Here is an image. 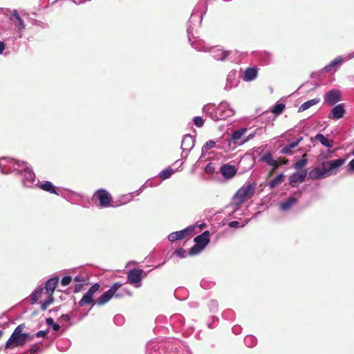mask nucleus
Listing matches in <instances>:
<instances>
[{"mask_svg": "<svg viewBox=\"0 0 354 354\" xmlns=\"http://www.w3.org/2000/svg\"><path fill=\"white\" fill-rule=\"evenodd\" d=\"M24 328V325L23 324H20L16 327L10 338L6 342V349L21 346L24 345L26 342L33 338V335L27 333H23Z\"/></svg>", "mask_w": 354, "mask_h": 354, "instance_id": "obj_1", "label": "nucleus"}, {"mask_svg": "<svg viewBox=\"0 0 354 354\" xmlns=\"http://www.w3.org/2000/svg\"><path fill=\"white\" fill-rule=\"evenodd\" d=\"M208 8L207 0H199L194 8L190 19L188 21V26L187 28V32L189 41H191L192 26L193 21H198L201 24L203 20V15L207 12Z\"/></svg>", "mask_w": 354, "mask_h": 354, "instance_id": "obj_2", "label": "nucleus"}, {"mask_svg": "<svg viewBox=\"0 0 354 354\" xmlns=\"http://www.w3.org/2000/svg\"><path fill=\"white\" fill-rule=\"evenodd\" d=\"M192 46L201 52H209L212 57L217 60L223 62L227 59V57L230 54V51L225 50L223 48L218 47H210L204 44H201L200 41H194L191 43Z\"/></svg>", "mask_w": 354, "mask_h": 354, "instance_id": "obj_3", "label": "nucleus"}, {"mask_svg": "<svg viewBox=\"0 0 354 354\" xmlns=\"http://www.w3.org/2000/svg\"><path fill=\"white\" fill-rule=\"evenodd\" d=\"M330 156L327 154H320L318 157V160L321 162V169L323 170L326 177L330 176L332 174H335L334 171L345 162V159L338 158L336 160H325Z\"/></svg>", "mask_w": 354, "mask_h": 354, "instance_id": "obj_4", "label": "nucleus"}, {"mask_svg": "<svg viewBox=\"0 0 354 354\" xmlns=\"http://www.w3.org/2000/svg\"><path fill=\"white\" fill-rule=\"evenodd\" d=\"M25 167L26 162H20L9 157L0 158V171L3 174H9L14 171L17 174L21 167Z\"/></svg>", "mask_w": 354, "mask_h": 354, "instance_id": "obj_5", "label": "nucleus"}, {"mask_svg": "<svg viewBox=\"0 0 354 354\" xmlns=\"http://www.w3.org/2000/svg\"><path fill=\"white\" fill-rule=\"evenodd\" d=\"M194 241L195 244L189 249L188 254L194 256L201 252L206 245L209 243V232L206 230L201 234L196 236Z\"/></svg>", "mask_w": 354, "mask_h": 354, "instance_id": "obj_6", "label": "nucleus"}, {"mask_svg": "<svg viewBox=\"0 0 354 354\" xmlns=\"http://www.w3.org/2000/svg\"><path fill=\"white\" fill-rule=\"evenodd\" d=\"M17 174L23 175L22 183L26 187H33L34 186H37L39 183V181L36 180L35 173L27 162H26L25 167H21Z\"/></svg>", "mask_w": 354, "mask_h": 354, "instance_id": "obj_7", "label": "nucleus"}, {"mask_svg": "<svg viewBox=\"0 0 354 354\" xmlns=\"http://www.w3.org/2000/svg\"><path fill=\"white\" fill-rule=\"evenodd\" d=\"M255 187L256 184L254 183L242 186L236 192L234 196V200L237 204L243 203L246 197L253 196Z\"/></svg>", "mask_w": 354, "mask_h": 354, "instance_id": "obj_8", "label": "nucleus"}, {"mask_svg": "<svg viewBox=\"0 0 354 354\" xmlns=\"http://www.w3.org/2000/svg\"><path fill=\"white\" fill-rule=\"evenodd\" d=\"M93 201H99V206L102 208L109 207L112 206V196L104 189H97L93 196Z\"/></svg>", "mask_w": 354, "mask_h": 354, "instance_id": "obj_9", "label": "nucleus"}, {"mask_svg": "<svg viewBox=\"0 0 354 354\" xmlns=\"http://www.w3.org/2000/svg\"><path fill=\"white\" fill-rule=\"evenodd\" d=\"M122 284L119 282L115 283L110 288L104 292L95 302V304L102 306L106 304L112 297H113L115 291L120 289Z\"/></svg>", "mask_w": 354, "mask_h": 354, "instance_id": "obj_10", "label": "nucleus"}, {"mask_svg": "<svg viewBox=\"0 0 354 354\" xmlns=\"http://www.w3.org/2000/svg\"><path fill=\"white\" fill-rule=\"evenodd\" d=\"M144 271L139 268L131 269L127 273V281L128 282L133 285L136 288H140L141 286V281L142 279V274Z\"/></svg>", "mask_w": 354, "mask_h": 354, "instance_id": "obj_11", "label": "nucleus"}, {"mask_svg": "<svg viewBox=\"0 0 354 354\" xmlns=\"http://www.w3.org/2000/svg\"><path fill=\"white\" fill-rule=\"evenodd\" d=\"M100 285L97 283L92 285L87 292L83 295L79 301V306L82 307L86 305L93 304V295L100 289Z\"/></svg>", "mask_w": 354, "mask_h": 354, "instance_id": "obj_12", "label": "nucleus"}, {"mask_svg": "<svg viewBox=\"0 0 354 354\" xmlns=\"http://www.w3.org/2000/svg\"><path fill=\"white\" fill-rule=\"evenodd\" d=\"M195 138L190 134H186L183 137L180 148L182 156L186 158L194 146Z\"/></svg>", "mask_w": 354, "mask_h": 354, "instance_id": "obj_13", "label": "nucleus"}, {"mask_svg": "<svg viewBox=\"0 0 354 354\" xmlns=\"http://www.w3.org/2000/svg\"><path fill=\"white\" fill-rule=\"evenodd\" d=\"M353 58H354V51L344 57L342 55L337 56L334 59H333L328 65L324 66L323 71L326 73H328L333 68L338 67L340 65H342V64L344 62L348 61Z\"/></svg>", "mask_w": 354, "mask_h": 354, "instance_id": "obj_14", "label": "nucleus"}, {"mask_svg": "<svg viewBox=\"0 0 354 354\" xmlns=\"http://www.w3.org/2000/svg\"><path fill=\"white\" fill-rule=\"evenodd\" d=\"M324 102L329 105H335L342 100V93L338 89H332L324 95Z\"/></svg>", "mask_w": 354, "mask_h": 354, "instance_id": "obj_15", "label": "nucleus"}, {"mask_svg": "<svg viewBox=\"0 0 354 354\" xmlns=\"http://www.w3.org/2000/svg\"><path fill=\"white\" fill-rule=\"evenodd\" d=\"M194 230V227L190 225L182 230L171 232L168 235L167 239L170 242H174L177 240H182L189 236Z\"/></svg>", "mask_w": 354, "mask_h": 354, "instance_id": "obj_16", "label": "nucleus"}, {"mask_svg": "<svg viewBox=\"0 0 354 354\" xmlns=\"http://www.w3.org/2000/svg\"><path fill=\"white\" fill-rule=\"evenodd\" d=\"M217 112H218L221 119L232 117L235 113L234 110L230 104L225 101H223L218 104L217 106Z\"/></svg>", "mask_w": 354, "mask_h": 354, "instance_id": "obj_17", "label": "nucleus"}, {"mask_svg": "<svg viewBox=\"0 0 354 354\" xmlns=\"http://www.w3.org/2000/svg\"><path fill=\"white\" fill-rule=\"evenodd\" d=\"M10 19L15 26L17 31L19 32V37L21 38L22 37L21 32L23 31L26 28L24 20L21 19L16 10H14L11 13Z\"/></svg>", "mask_w": 354, "mask_h": 354, "instance_id": "obj_18", "label": "nucleus"}, {"mask_svg": "<svg viewBox=\"0 0 354 354\" xmlns=\"http://www.w3.org/2000/svg\"><path fill=\"white\" fill-rule=\"evenodd\" d=\"M346 113V110L344 108V104H338L334 106V107L331 109L328 118L332 120H339L344 117Z\"/></svg>", "mask_w": 354, "mask_h": 354, "instance_id": "obj_19", "label": "nucleus"}, {"mask_svg": "<svg viewBox=\"0 0 354 354\" xmlns=\"http://www.w3.org/2000/svg\"><path fill=\"white\" fill-rule=\"evenodd\" d=\"M239 81L236 79V72L234 71H230L226 78V83L224 86V90L230 91L232 88L238 86Z\"/></svg>", "mask_w": 354, "mask_h": 354, "instance_id": "obj_20", "label": "nucleus"}, {"mask_svg": "<svg viewBox=\"0 0 354 354\" xmlns=\"http://www.w3.org/2000/svg\"><path fill=\"white\" fill-rule=\"evenodd\" d=\"M306 176V170H302L299 172L293 173L289 178V183L292 187H297V183L304 182Z\"/></svg>", "mask_w": 354, "mask_h": 354, "instance_id": "obj_21", "label": "nucleus"}, {"mask_svg": "<svg viewBox=\"0 0 354 354\" xmlns=\"http://www.w3.org/2000/svg\"><path fill=\"white\" fill-rule=\"evenodd\" d=\"M59 281V277L55 276L50 278L46 281L45 289L46 294L53 296V294L58 285Z\"/></svg>", "mask_w": 354, "mask_h": 354, "instance_id": "obj_22", "label": "nucleus"}, {"mask_svg": "<svg viewBox=\"0 0 354 354\" xmlns=\"http://www.w3.org/2000/svg\"><path fill=\"white\" fill-rule=\"evenodd\" d=\"M221 172L225 178L230 179L236 174V169L230 164H225L221 167Z\"/></svg>", "mask_w": 354, "mask_h": 354, "instance_id": "obj_23", "label": "nucleus"}, {"mask_svg": "<svg viewBox=\"0 0 354 354\" xmlns=\"http://www.w3.org/2000/svg\"><path fill=\"white\" fill-rule=\"evenodd\" d=\"M260 160L266 162L270 166L273 167L274 169H277L280 165V163L277 160L273 159L272 155L270 152L265 153L263 156H261Z\"/></svg>", "mask_w": 354, "mask_h": 354, "instance_id": "obj_24", "label": "nucleus"}, {"mask_svg": "<svg viewBox=\"0 0 354 354\" xmlns=\"http://www.w3.org/2000/svg\"><path fill=\"white\" fill-rule=\"evenodd\" d=\"M307 176L308 178L310 180H319L326 178L321 167H314L313 169L307 172Z\"/></svg>", "mask_w": 354, "mask_h": 354, "instance_id": "obj_25", "label": "nucleus"}, {"mask_svg": "<svg viewBox=\"0 0 354 354\" xmlns=\"http://www.w3.org/2000/svg\"><path fill=\"white\" fill-rule=\"evenodd\" d=\"M258 75V71L257 68L249 67L247 68L244 72L243 80L245 82H251L254 80Z\"/></svg>", "mask_w": 354, "mask_h": 354, "instance_id": "obj_26", "label": "nucleus"}, {"mask_svg": "<svg viewBox=\"0 0 354 354\" xmlns=\"http://www.w3.org/2000/svg\"><path fill=\"white\" fill-rule=\"evenodd\" d=\"M39 188L50 194L59 195V193H57L56 190V187L48 180L42 182L39 185Z\"/></svg>", "mask_w": 354, "mask_h": 354, "instance_id": "obj_27", "label": "nucleus"}, {"mask_svg": "<svg viewBox=\"0 0 354 354\" xmlns=\"http://www.w3.org/2000/svg\"><path fill=\"white\" fill-rule=\"evenodd\" d=\"M297 203V199L293 196L289 197L286 201L280 204V208L282 211H287L291 208L292 206Z\"/></svg>", "mask_w": 354, "mask_h": 354, "instance_id": "obj_28", "label": "nucleus"}, {"mask_svg": "<svg viewBox=\"0 0 354 354\" xmlns=\"http://www.w3.org/2000/svg\"><path fill=\"white\" fill-rule=\"evenodd\" d=\"M302 140V138L300 137L299 139H297L296 141L292 142L286 146H284L281 150V153L282 154H291L292 153V149L295 148L298 146L299 143Z\"/></svg>", "mask_w": 354, "mask_h": 354, "instance_id": "obj_29", "label": "nucleus"}, {"mask_svg": "<svg viewBox=\"0 0 354 354\" xmlns=\"http://www.w3.org/2000/svg\"><path fill=\"white\" fill-rule=\"evenodd\" d=\"M319 98H314L304 102L298 109V112H303L310 107L318 104L319 102Z\"/></svg>", "mask_w": 354, "mask_h": 354, "instance_id": "obj_30", "label": "nucleus"}, {"mask_svg": "<svg viewBox=\"0 0 354 354\" xmlns=\"http://www.w3.org/2000/svg\"><path fill=\"white\" fill-rule=\"evenodd\" d=\"M44 291V288L39 286L37 287L30 295V304H35L37 300L41 297Z\"/></svg>", "mask_w": 354, "mask_h": 354, "instance_id": "obj_31", "label": "nucleus"}, {"mask_svg": "<svg viewBox=\"0 0 354 354\" xmlns=\"http://www.w3.org/2000/svg\"><path fill=\"white\" fill-rule=\"evenodd\" d=\"M315 139L318 140L323 146L326 147H333V140H328L327 138H326L323 134L322 133H317L315 136Z\"/></svg>", "mask_w": 354, "mask_h": 354, "instance_id": "obj_32", "label": "nucleus"}, {"mask_svg": "<svg viewBox=\"0 0 354 354\" xmlns=\"http://www.w3.org/2000/svg\"><path fill=\"white\" fill-rule=\"evenodd\" d=\"M246 131V128H241L234 131L231 135V139L233 141V142L236 143L238 140H239Z\"/></svg>", "mask_w": 354, "mask_h": 354, "instance_id": "obj_33", "label": "nucleus"}, {"mask_svg": "<svg viewBox=\"0 0 354 354\" xmlns=\"http://www.w3.org/2000/svg\"><path fill=\"white\" fill-rule=\"evenodd\" d=\"M284 178V175L283 174H278L276 177L270 180L269 183V187L270 189H273L277 187L278 185L281 184Z\"/></svg>", "mask_w": 354, "mask_h": 354, "instance_id": "obj_34", "label": "nucleus"}, {"mask_svg": "<svg viewBox=\"0 0 354 354\" xmlns=\"http://www.w3.org/2000/svg\"><path fill=\"white\" fill-rule=\"evenodd\" d=\"M244 343L248 347H253L257 343V339L253 335H247L244 339Z\"/></svg>", "mask_w": 354, "mask_h": 354, "instance_id": "obj_35", "label": "nucleus"}, {"mask_svg": "<svg viewBox=\"0 0 354 354\" xmlns=\"http://www.w3.org/2000/svg\"><path fill=\"white\" fill-rule=\"evenodd\" d=\"M308 163V159L306 158V155H303L302 156V158L297 160L295 164H294V168L295 169H301L302 167H304V166H306Z\"/></svg>", "mask_w": 354, "mask_h": 354, "instance_id": "obj_36", "label": "nucleus"}, {"mask_svg": "<svg viewBox=\"0 0 354 354\" xmlns=\"http://www.w3.org/2000/svg\"><path fill=\"white\" fill-rule=\"evenodd\" d=\"M284 109H285L284 104L277 103L272 106L271 111L276 115H278L282 113V111L284 110Z\"/></svg>", "mask_w": 354, "mask_h": 354, "instance_id": "obj_37", "label": "nucleus"}, {"mask_svg": "<svg viewBox=\"0 0 354 354\" xmlns=\"http://www.w3.org/2000/svg\"><path fill=\"white\" fill-rule=\"evenodd\" d=\"M174 172V170L170 167H168L159 173V177L162 180H166L171 177Z\"/></svg>", "mask_w": 354, "mask_h": 354, "instance_id": "obj_38", "label": "nucleus"}, {"mask_svg": "<svg viewBox=\"0 0 354 354\" xmlns=\"http://www.w3.org/2000/svg\"><path fill=\"white\" fill-rule=\"evenodd\" d=\"M54 301V298L52 295H49L48 297L45 299L44 301H41L40 302V304H41V309L42 310H46L47 309V308L51 304H53Z\"/></svg>", "mask_w": 354, "mask_h": 354, "instance_id": "obj_39", "label": "nucleus"}, {"mask_svg": "<svg viewBox=\"0 0 354 354\" xmlns=\"http://www.w3.org/2000/svg\"><path fill=\"white\" fill-rule=\"evenodd\" d=\"M46 322L48 326H51L53 330H55V331H57L60 328L59 325L58 324L55 323L54 322V319L51 317L47 318L46 320Z\"/></svg>", "mask_w": 354, "mask_h": 354, "instance_id": "obj_40", "label": "nucleus"}, {"mask_svg": "<svg viewBox=\"0 0 354 354\" xmlns=\"http://www.w3.org/2000/svg\"><path fill=\"white\" fill-rule=\"evenodd\" d=\"M125 294L131 296V292L130 291L127 290L126 289H122L119 290V289L115 291V293L114 294V296L115 298H121Z\"/></svg>", "mask_w": 354, "mask_h": 354, "instance_id": "obj_41", "label": "nucleus"}, {"mask_svg": "<svg viewBox=\"0 0 354 354\" xmlns=\"http://www.w3.org/2000/svg\"><path fill=\"white\" fill-rule=\"evenodd\" d=\"M216 145V142L213 140H209L207 141L203 147L202 148V150L203 151H208L211 149H212L213 147H214Z\"/></svg>", "mask_w": 354, "mask_h": 354, "instance_id": "obj_42", "label": "nucleus"}, {"mask_svg": "<svg viewBox=\"0 0 354 354\" xmlns=\"http://www.w3.org/2000/svg\"><path fill=\"white\" fill-rule=\"evenodd\" d=\"M248 223V221H245V223L243 225H241L240 223L237 221H231L229 223V226L230 227H233V228H239V227H244L247 223Z\"/></svg>", "mask_w": 354, "mask_h": 354, "instance_id": "obj_43", "label": "nucleus"}, {"mask_svg": "<svg viewBox=\"0 0 354 354\" xmlns=\"http://www.w3.org/2000/svg\"><path fill=\"white\" fill-rule=\"evenodd\" d=\"M193 121H194V124L197 127H201L203 125V124H204L203 119L201 117H200V116L194 117V119H193Z\"/></svg>", "mask_w": 354, "mask_h": 354, "instance_id": "obj_44", "label": "nucleus"}, {"mask_svg": "<svg viewBox=\"0 0 354 354\" xmlns=\"http://www.w3.org/2000/svg\"><path fill=\"white\" fill-rule=\"evenodd\" d=\"M174 254H176L178 257H179L180 258H185L187 254L186 250H184L183 248H179V249L176 250L174 252Z\"/></svg>", "mask_w": 354, "mask_h": 354, "instance_id": "obj_45", "label": "nucleus"}, {"mask_svg": "<svg viewBox=\"0 0 354 354\" xmlns=\"http://www.w3.org/2000/svg\"><path fill=\"white\" fill-rule=\"evenodd\" d=\"M72 280V277L71 276H65L62 279L61 284L62 286H68Z\"/></svg>", "mask_w": 354, "mask_h": 354, "instance_id": "obj_46", "label": "nucleus"}, {"mask_svg": "<svg viewBox=\"0 0 354 354\" xmlns=\"http://www.w3.org/2000/svg\"><path fill=\"white\" fill-rule=\"evenodd\" d=\"M205 171L207 174H212L214 172L215 169L212 163H208L205 168Z\"/></svg>", "mask_w": 354, "mask_h": 354, "instance_id": "obj_47", "label": "nucleus"}, {"mask_svg": "<svg viewBox=\"0 0 354 354\" xmlns=\"http://www.w3.org/2000/svg\"><path fill=\"white\" fill-rule=\"evenodd\" d=\"M40 348V346L37 344H33L30 349L28 350V352L31 354H34L36 352H37Z\"/></svg>", "mask_w": 354, "mask_h": 354, "instance_id": "obj_48", "label": "nucleus"}, {"mask_svg": "<svg viewBox=\"0 0 354 354\" xmlns=\"http://www.w3.org/2000/svg\"><path fill=\"white\" fill-rule=\"evenodd\" d=\"M209 308L211 310H214L215 309H217L218 308V302L215 300H211L209 304Z\"/></svg>", "mask_w": 354, "mask_h": 354, "instance_id": "obj_49", "label": "nucleus"}, {"mask_svg": "<svg viewBox=\"0 0 354 354\" xmlns=\"http://www.w3.org/2000/svg\"><path fill=\"white\" fill-rule=\"evenodd\" d=\"M123 320H124V318L122 315H118L116 316H115L114 317V322L115 324H122L123 322Z\"/></svg>", "mask_w": 354, "mask_h": 354, "instance_id": "obj_50", "label": "nucleus"}, {"mask_svg": "<svg viewBox=\"0 0 354 354\" xmlns=\"http://www.w3.org/2000/svg\"><path fill=\"white\" fill-rule=\"evenodd\" d=\"M348 171L350 173H354V158L352 159L348 165Z\"/></svg>", "mask_w": 354, "mask_h": 354, "instance_id": "obj_51", "label": "nucleus"}, {"mask_svg": "<svg viewBox=\"0 0 354 354\" xmlns=\"http://www.w3.org/2000/svg\"><path fill=\"white\" fill-rule=\"evenodd\" d=\"M209 116H210V118H211L212 120H215V121H216V120H221V119L220 118V115H219V114H218V112H217V109L216 110L215 113H209Z\"/></svg>", "mask_w": 354, "mask_h": 354, "instance_id": "obj_52", "label": "nucleus"}, {"mask_svg": "<svg viewBox=\"0 0 354 354\" xmlns=\"http://www.w3.org/2000/svg\"><path fill=\"white\" fill-rule=\"evenodd\" d=\"M47 335V332L45 330H39L36 333L35 335L37 337H44Z\"/></svg>", "mask_w": 354, "mask_h": 354, "instance_id": "obj_53", "label": "nucleus"}, {"mask_svg": "<svg viewBox=\"0 0 354 354\" xmlns=\"http://www.w3.org/2000/svg\"><path fill=\"white\" fill-rule=\"evenodd\" d=\"M82 288H83V285L82 283L76 284L75 286L74 287V290L73 291L75 293L79 292L81 291Z\"/></svg>", "mask_w": 354, "mask_h": 354, "instance_id": "obj_54", "label": "nucleus"}, {"mask_svg": "<svg viewBox=\"0 0 354 354\" xmlns=\"http://www.w3.org/2000/svg\"><path fill=\"white\" fill-rule=\"evenodd\" d=\"M60 319L64 320L66 322H69L71 319L70 316L68 314H63L60 318Z\"/></svg>", "mask_w": 354, "mask_h": 354, "instance_id": "obj_55", "label": "nucleus"}, {"mask_svg": "<svg viewBox=\"0 0 354 354\" xmlns=\"http://www.w3.org/2000/svg\"><path fill=\"white\" fill-rule=\"evenodd\" d=\"M254 136H255V132H253V133H250V134L247 136L246 139H245V140H244V141H243V143H245V142H248V140H250L252 139V138L254 137Z\"/></svg>", "mask_w": 354, "mask_h": 354, "instance_id": "obj_56", "label": "nucleus"}, {"mask_svg": "<svg viewBox=\"0 0 354 354\" xmlns=\"http://www.w3.org/2000/svg\"><path fill=\"white\" fill-rule=\"evenodd\" d=\"M4 49H5V44L3 41H0V54L3 53V51Z\"/></svg>", "mask_w": 354, "mask_h": 354, "instance_id": "obj_57", "label": "nucleus"}, {"mask_svg": "<svg viewBox=\"0 0 354 354\" xmlns=\"http://www.w3.org/2000/svg\"><path fill=\"white\" fill-rule=\"evenodd\" d=\"M74 280L76 281H78V282H82V279L79 276L75 277Z\"/></svg>", "mask_w": 354, "mask_h": 354, "instance_id": "obj_58", "label": "nucleus"}, {"mask_svg": "<svg viewBox=\"0 0 354 354\" xmlns=\"http://www.w3.org/2000/svg\"><path fill=\"white\" fill-rule=\"evenodd\" d=\"M142 191V187H141L140 189L137 190L136 192V194L137 195H139L141 192Z\"/></svg>", "mask_w": 354, "mask_h": 354, "instance_id": "obj_59", "label": "nucleus"}, {"mask_svg": "<svg viewBox=\"0 0 354 354\" xmlns=\"http://www.w3.org/2000/svg\"><path fill=\"white\" fill-rule=\"evenodd\" d=\"M203 111H207L208 110V106L206 105V106H204L203 108Z\"/></svg>", "mask_w": 354, "mask_h": 354, "instance_id": "obj_60", "label": "nucleus"}, {"mask_svg": "<svg viewBox=\"0 0 354 354\" xmlns=\"http://www.w3.org/2000/svg\"><path fill=\"white\" fill-rule=\"evenodd\" d=\"M165 263V261H163L161 264H159L158 266H157L156 268H160V266H162V265H164Z\"/></svg>", "mask_w": 354, "mask_h": 354, "instance_id": "obj_61", "label": "nucleus"}, {"mask_svg": "<svg viewBox=\"0 0 354 354\" xmlns=\"http://www.w3.org/2000/svg\"><path fill=\"white\" fill-rule=\"evenodd\" d=\"M205 226V223H203V224H201V225H200V227H201V228H203V227H204Z\"/></svg>", "mask_w": 354, "mask_h": 354, "instance_id": "obj_62", "label": "nucleus"}, {"mask_svg": "<svg viewBox=\"0 0 354 354\" xmlns=\"http://www.w3.org/2000/svg\"><path fill=\"white\" fill-rule=\"evenodd\" d=\"M353 155H354V150H353Z\"/></svg>", "mask_w": 354, "mask_h": 354, "instance_id": "obj_63", "label": "nucleus"}, {"mask_svg": "<svg viewBox=\"0 0 354 354\" xmlns=\"http://www.w3.org/2000/svg\"><path fill=\"white\" fill-rule=\"evenodd\" d=\"M186 354H189L188 353H187Z\"/></svg>", "mask_w": 354, "mask_h": 354, "instance_id": "obj_64", "label": "nucleus"}]
</instances>
